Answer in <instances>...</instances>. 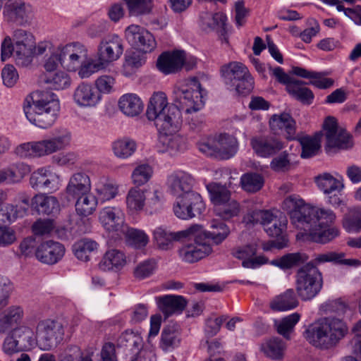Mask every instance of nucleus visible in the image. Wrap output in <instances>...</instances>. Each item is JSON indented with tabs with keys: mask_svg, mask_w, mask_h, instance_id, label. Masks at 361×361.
Listing matches in <instances>:
<instances>
[{
	"mask_svg": "<svg viewBox=\"0 0 361 361\" xmlns=\"http://www.w3.org/2000/svg\"><path fill=\"white\" fill-rule=\"evenodd\" d=\"M194 184L193 177L183 171H175L167 177V187L171 194L176 197L173 212L179 219L193 218L205 209L201 195L192 190Z\"/></svg>",
	"mask_w": 361,
	"mask_h": 361,
	"instance_id": "f257e3e1",
	"label": "nucleus"
},
{
	"mask_svg": "<svg viewBox=\"0 0 361 361\" xmlns=\"http://www.w3.org/2000/svg\"><path fill=\"white\" fill-rule=\"evenodd\" d=\"M60 103L49 91H36L27 97L24 111L28 121L40 128L51 127L57 118Z\"/></svg>",
	"mask_w": 361,
	"mask_h": 361,
	"instance_id": "f03ea898",
	"label": "nucleus"
},
{
	"mask_svg": "<svg viewBox=\"0 0 361 361\" xmlns=\"http://www.w3.org/2000/svg\"><path fill=\"white\" fill-rule=\"evenodd\" d=\"M303 214L305 220L300 229L308 232L312 241L325 244L338 235V230L331 227L336 218L331 209L310 205L303 209Z\"/></svg>",
	"mask_w": 361,
	"mask_h": 361,
	"instance_id": "7ed1b4c3",
	"label": "nucleus"
},
{
	"mask_svg": "<svg viewBox=\"0 0 361 361\" xmlns=\"http://www.w3.org/2000/svg\"><path fill=\"white\" fill-rule=\"evenodd\" d=\"M35 48L34 35L29 30L16 28L11 36H6L1 42V61H4L13 55L17 65L26 67L33 60Z\"/></svg>",
	"mask_w": 361,
	"mask_h": 361,
	"instance_id": "20e7f679",
	"label": "nucleus"
},
{
	"mask_svg": "<svg viewBox=\"0 0 361 361\" xmlns=\"http://www.w3.org/2000/svg\"><path fill=\"white\" fill-rule=\"evenodd\" d=\"M341 319L325 317L310 325L305 331L307 341L316 348L329 349L336 345L348 332Z\"/></svg>",
	"mask_w": 361,
	"mask_h": 361,
	"instance_id": "39448f33",
	"label": "nucleus"
},
{
	"mask_svg": "<svg viewBox=\"0 0 361 361\" xmlns=\"http://www.w3.org/2000/svg\"><path fill=\"white\" fill-rule=\"evenodd\" d=\"M71 140V133L68 130L56 129L49 138L19 145L15 153L21 158L42 157L64 149Z\"/></svg>",
	"mask_w": 361,
	"mask_h": 361,
	"instance_id": "423d86ee",
	"label": "nucleus"
},
{
	"mask_svg": "<svg viewBox=\"0 0 361 361\" xmlns=\"http://www.w3.org/2000/svg\"><path fill=\"white\" fill-rule=\"evenodd\" d=\"M147 116L154 121L157 130H169L174 128L178 122H181L180 109L168 102L163 92H154L149 99L147 109Z\"/></svg>",
	"mask_w": 361,
	"mask_h": 361,
	"instance_id": "0eeeda50",
	"label": "nucleus"
},
{
	"mask_svg": "<svg viewBox=\"0 0 361 361\" xmlns=\"http://www.w3.org/2000/svg\"><path fill=\"white\" fill-rule=\"evenodd\" d=\"M228 90L238 94L246 95L254 87V79L247 68L240 62L233 61L221 68Z\"/></svg>",
	"mask_w": 361,
	"mask_h": 361,
	"instance_id": "6e6552de",
	"label": "nucleus"
},
{
	"mask_svg": "<svg viewBox=\"0 0 361 361\" xmlns=\"http://www.w3.org/2000/svg\"><path fill=\"white\" fill-rule=\"evenodd\" d=\"M175 102L186 114L197 112L204 106V90L196 78L188 80L173 90Z\"/></svg>",
	"mask_w": 361,
	"mask_h": 361,
	"instance_id": "1a4fd4ad",
	"label": "nucleus"
},
{
	"mask_svg": "<svg viewBox=\"0 0 361 361\" xmlns=\"http://www.w3.org/2000/svg\"><path fill=\"white\" fill-rule=\"evenodd\" d=\"M66 323L62 321L44 319L35 326L37 344L43 350L56 348L63 340Z\"/></svg>",
	"mask_w": 361,
	"mask_h": 361,
	"instance_id": "9d476101",
	"label": "nucleus"
},
{
	"mask_svg": "<svg viewBox=\"0 0 361 361\" xmlns=\"http://www.w3.org/2000/svg\"><path fill=\"white\" fill-rule=\"evenodd\" d=\"M296 290L302 300L314 298L323 286L322 273L312 264H306L297 272Z\"/></svg>",
	"mask_w": 361,
	"mask_h": 361,
	"instance_id": "9b49d317",
	"label": "nucleus"
},
{
	"mask_svg": "<svg viewBox=\"0 0 361 361\" xmlns=\"http://www.w3.org/2000/svg\"><path fill=\"white\" fill-rule=\"evenodd\" d=\"M325 137V148L329 152L348 149L353 146L351 135L338 126L336 119L328 116L323 124Z\"/></svg>",
	"mask_w": 361,
	"mask_h": 361,
	"instance_id": "f8f14e48",
	"label": "nucleus"
},
{
	"mask_svg": "<svg viewBox=\"0 0 361 361\" xmlns=\"http://www.w3.org/2000/svg\"><path fill=\"white\" fill-rule=\"evenodd\" d=\"M202 232V226L193 225L187 229L172 232L168 228L159 226L154 229L153 238L158 247L163 250H168L173 247L175 242L196 237Z\"/></svg>",
	"mask_w": 361,
	"mask_h": 361,
	"instance_id": "ddd939ff",
	"label": "nucleus"
},
{
	"mask_svg": "<svg viewBox=\"0 0 361 361\" xmlns=\"http://www.w3.org/2000/svg\"><path fill=\"white\" fill-rule=\"evenodd\" d=\"M125 37L132 47L143 53H150L157 47V42L153 35L137 25L127 27Z\"/></svg>",
	"mask_w": 361,
	"mask_h": 361,
	"instance_id": "4468645a",
	"label": "nucleus"
},
{
	"mask_svg": "<svg viewBox=\"0 0 361 361\" xmlns=\"http://www.w3.org/2000/svg\"><path fill=\"white\" fill-rule=\"evenodd\" d=\"M123 53L122 39L116 35L104 37L97 48V59L106 68L117 61Z\"/></svg>",
	"mask_w": 361,
	"mask_h": 361,
	"instance_id": "2eb2a0df",
	"label": "nucleus"
},
{
	"mask_svg": "<svg viewBox=\"0 0 361 361\" xmlns=\"http://www.w3.org/2000/svg\"><path fill=\"white\" fill-rule=\"evenodd\" d=\"M61 66L68 71H75L81 63L82 58L87 55L84 45L79 42L58 47Z\"/></svg>",
	"mask_w": 361,
	"mask_h": 361,
	"instance_id": "dca6fc26",
	"label": "nucleus"
},
{
	"mask_svg": "<svg viewBox=\"0 0 361 361\" xmlns=\"http://www.w3.org/2000/svg\"><path fill=\"white\" fill-rule=\"evenodd\" d=\"M72 98L80 108H94L101 102L102 96L92 84L81 82L74 89Z\"/></svg>",
	"mask_w": 361,
	"mask_h": 361,
	"instance_id": "f3484780",
	"label": "nucleus"
},
{
	"mask_svg": "<svg viewBox=\"0 0 361 361\" xmlns=\"http://www.w3.org/2000/svg\"><path fill=\"white\" fill-rule=\"evenodd\" d=\"M99 221L109 232L120 236L127 224L125 223V214L118 207H106L99 212Z\"/></svg>",
	"mask_w": 361,
	"mask_h": 361,
	"instance_id": "a211bd4d",
	"label": "nucleus"
},
{
	"mask_svg": "<svg viewBox=\"0 0 361 361\" xmlns=\"http://www.w3.org/2000/svg\"><path fill=\"white\" fill-rule=\"evenodd\" d=\"M65 250L64 246L60 243L47 240L37 246L35 255L42 263L54 264L63 258Z\"/></svg>",
	"mask_w": 361,
	"mask_h": 361,
	"instance_id": "6ab92c4d",
	"label": "nucleus"
},
{
	"mask_svg": "<svg viewBox=\"0 0 361 361\" xmlns=\"http://www.w3.org/2000/svg\"><path fill=\"white\" fill-rule=\"evenodd\" d=\"M269 126L271 131L276 135H283L288 140L295 137L296 123L290 114L281 113L274 114L269 119Z\"/></svg>",
	"mask_w": 361,
	"mask_h": 361,
	"instance_id": "aec40b11",
	"label": "nucleus"
},
{
	"mask_svg": "<svg viewBox=\"0 0 361 361\" xmlns=\"http://www.w3.org/2000/svg\"><path fill=\"white\" fill-rule=\"evenodd\" d=\"M233 255L242 261V266L246 269H256L268 263V259L262 255H257V246L247 245L236 247Z\"/></svg>",
	"mask_w": 361,
	"mask_h": 361,
	"instance_id": "412c9836",
	"label": "nucleus"
},
{
	"mask_svg": "<svg viewBox=\"0 0 361 361\" xmlns=\"http://www.w3.org/2000/svg\"><path fill=\"white\" fill-rule=\"evenodd\" d=\"M250 145L257 155L261 157H269L284 147L283 143L274 136L252 137Z\"/></svg>",
	"mask_w": 361,
	"mask_h": 361,
	"instance_id": "4be33fe9",
	"label": "nucleus"
},
{
	"mask_svg": "<svg viewBox=\"0 0 361 361\" xmlns=\"http://www.w3.org/2000/svg\"><path fill=\"white\" fill-rule=\"evenodd\" d=\"M180 124L181 122H178L174 128L169 130H158L159 133V142L163 147V152L174 155L185 148L184 138L176 133L180 128Z\"/></svg>",
	"mask_w": 361,
	"mask_h": 361,
	"instance_id": "5701e85b",
	"label": "nucleus"
},
{
	"mask_svg": "<svg viewBox=\"0 0 361 361\" xmlns=\"http://www.w3.org/2000/svg\"><path fill=\"white\" fill-rule=\"evenodd\" d=\"M185 59V54L183 51L164 52L159 56L157 66L166 75L175 73L183 68Z\"/></svg>",
	"mask_w": 361,
	"mask_h": 361,
	"instance_id": "b1692460",
	"label": "nucleus"
},
{
	"mask_svg": "<svg viewBox=\"0 0 361 361\" xmlns=\"http://www.w3.org/2000/svg\"><path fill=\"white\" fill-rule=\"evenodd\" d=\"M32 188L56 190L59 185V176L49 167L38 169L30 179Z\"/></svg>",
	"mask_w": 361,
	"mask_h": 361,
	"instance_id": "393cba45",
	"label": "nucleus"
},
{
	"mask_svg": "<svg viewBox=\"0 0 361 361\" xmlns=\"http://www.w3.org/2000/svg\"><path fill=\"white\" fill-rule=\"evenodd\" d=\"M212 252L210 245L195 243L181 247L178 250V255L182 261L194 263L209 255Z\"/></svg>",
	"mask_w": 361,
	"mask_h": 361,
	"instance_id": "a878e982",
	"label": "nucleus"
},
{
	"mask_svg": "<svg viewBox=\"0 0 361 361\" xmlns=\"http://www.w3.org/2000/svg\"><path fill=\"white\" fill-rule=\"evenodd\" d=\"M159 310L166 318L173 314H180L187 305V300L181 295H166L157 298Z\"/></svg>",
	"mask_w": 361,
	"mask_h": 361,
	"instance_id": "bb28decb",
	"label": "nucleus"
},
{
	"mask_svg": "<svg viewBox=\"0 0 361 361\" xmlns=\"http://www.w3.org/2000/svg\"><path fill=\"white\" fill-rule=\"evenodd\" d=\"M310 205L305 204L302 199L295 196H289L283 200L282 208L290 214L291 223L300 228L302 224H304V219L305 220L306 214H303V209Z\"/></svg>",
	"mask_w": 361,
	"mask_h": 361,
	"instance_id": "cd10ccee",
	"label": "nucleus"
},
{
	"mask_svg": "<svg viewBox=\"0 0 361 361\" xmlns=\"http://www.w3.org/2000/svg\"><path fill=\"white\" fill-rule=\"evenodd\" d=\"M91 180L88 175L82 172L75 173L69 179L66 188V193L76 198L91 192Z\"/></svg>",
	"mask_w": 361,
	"mask_h": 361,
	"instance_id": "c85d7f7f",
	"label": "nucleus"
},
{
	"mask_svg": "<svg viewBox=\"0 0 361 361\" xmlns=\"http://www.w3.org/2000/svg\"><path fill=\"white\" fill-rule=\"evenodd\" d=\"M23 317V307L17 305L8 307L0 313V334H4L14 325L20 324Z\"/></svg>",
	"mask_w": 361,
	"mask_h": 361,
	"instance_id": "c756f323",
	"label": "nucleus"
},
{
	"mask_svg": "<svg viewBox=\"0 0 361 361\" xmlns=\"http://www.w3.org/2000/svg\"><path fill=\"white\" fill-rule=\"evenodd\" d=\"M126 264V255L117 249L108 250L99 263V267L104 271H118Z\"/></svg>",
	"mask_w": 361,
	"mask_h": 361,
	"instance_id": "7c9ffc66",
	"label": "nucleus"
},
{
	"mask_svg": "<svg viewBox=\"0 0 361 361\" xmlns=\"http://www.w3.org/2000/svg\"><path fill=\"white\" fill-rule=\"evenodd\" d=\"M202 28L207 31L215 30L225 38L226 16L222 13L204 12L200 16Z\"/></svg>",
	"mask_w": 361,
	"mask_h": 361,
	"instance_id": "2f4dec72",
	"label": "nucleus"
},
{
	"mask_svg": "<svg viewBox=\"0 0 361 361\" xmlns=\"http://www.w3.org/2000/svg\"><path fill=\"white\" fill-rule=\"evenodd\" d=\"M32 207L42 214H56L60 211V204L54 196L40 193L32 199Z\"/></svg>",
	"mask_w": 361,
	"mask_h": 361,
	"instance_id": "473e14b6",
	"label": "nucleus"
},
{
	"mask_svg": "<svg viewBox=\"0 0 361 361\" xmlns=\"http://www.w3.org/2000/svg\"><path fill=\"white\" fill-rule=\"evenodd\" d=\"M118 105L121 111L128 117L138 116L144 108L141 99L133 93L122 95L119 98Z\"/></svg>",
	"mask_w": 361,
	"mask_h": 361,
	"instance_id": "72a5a7b5",
	"label": "nucleus"
},
{
	"mask_svg": "<svg viewBox=\"0 0 361 361\" xmlns=\"http://www.w3.org/2000/svg\"><path fill=\"white\" fill-rule=\"evenodd\" d=\"M217 147L219 159H229L238 152L237 139L229 134L222 133L217 135Z\"/></svg>",
	"mask_w": 361,
	"mask_h": 361,
	"instance_id": "f704fd0d",
	"label": "nucleus"
},
{
	"mask_svg": "<svg viewBox=\"0 0 361 361\" xmlns=\"http://www.w3.org/2000/svg\"><path fill=\"white\" fill-rule=\"evenodd\" d=\"M286 344L281 339L273 337L264 341L260 345L264 355L274 360H281L284 357Z\"/></svg>",
	"mask_w": 361,
	"mask_h": 361,
	"instance_id": "c9c22d12",
	"label": "nucleus"
},
{
	"mask_svg": "<svg viewBox=\"0 0 361 361\" xmlns=\"http://www.w3.org/2000/svg\"><path fill=\"white\" fill-rule=\"evenodd\" d=\"M118 185L105 176L100 177L94 183L95 192L103 202L115 198L118 194Z\"/></svg>",
	"mask_w": 361,
	"mask_h": 361,
	"instance_id": "e433bc0d",
	"label": "nucleus"
},
{
	"mask_svg": "<svg viewBox=\"0 0 361 361\" xmlns=\"http://www.w3.org/2000/svg\"><path fill=\"white\" fill-rule=\"evenodd\" d=\"M23 351L32 348L37 344L35 331L27 326H20L10 331Z\"/></svg>",
	"mask_w": 361,
	"mask_h": 361,
	"instance_id": "4c0bfd02",
	"label": "nucleus"
},
{
	"mask_svg": "<svg viewBox=\"0 0 361 361\" xmlns=\"http://www.w3.org/2000/svg\"><path fill=\"white\" fill-rule=\"evenodd\" d=\"M180 342L179 326L177 324H169L164 327L159 346L164 351H169L178 346Z\"/></svg>",
	"mask_w": 361,
	"mask_h": 361,
	"instance_id": "58836bf2",
	"label": "nucleus"
},
{
	"mask_svg": "<svg viewBox=\"0 0 361 361\" xmlns=\"http://www.w3.org/2000/svg\"><path fill=\"white\" fill-rule=\"evenodd\" d=\"M317 185L325 195L334 192H342L344 185L341 180L337 179L329 173H324L315 177Z\"/></svg>",
	"mask_w": 361,
	"mask_h": 361,
	"instance_id": "ea45409f",
	"label": "nucleus"
},
{
	"mask_svg": "<svg viewBox=\"0 0 361 361\" xmlns=\"http://www.w3.org/2000/svg\"><path fill=\"white\" fill-rule=\"evenodd\" d=\"M286 89L293 98L305 104H310L313 102V92L301 80L295 79Z\"/></svg>",
	"mask_w": 361,
	"mask_h": 361,
	"instance_id": "a19ab883",
	"label": "nucleus"
},
{
	"mask_svg": "<svg viewBox=\"0 0 361 361\" xmlns=\"http://www.w3.org/2000/svg\"><path fill=\"white\" fill-rule=\"evenodd\" d=\"M99 244L91 239L83 238L76 241L72 247L74 255L83 262H87L92 253L97 251Z\"/></svg>",
	"mask_w": 361,
	"mask_h": 361,
	"instance_id": "79ce46f5",
	"label": "nucleus"
},
{
	"mask_svg": "<svg viewBox=\"0 0 361 361\" xmlns=\"http://www.w3.org/2000/svg\"><path fill=\"white\" fill-rule=\"evenodd\" d=\"M144 189L138 187L131 188L127 192L126 204L128 211L131 214H137L144 209L145 205Z\"/></svg>",
	"mask_w": 361,
	"mask_h": 361,
	"instance_id": "37998d69",
	"label": "nucleus"
},
{
	"mask_svg": "<svg viewBox=\"0 0 361 361\" xmlns=\"http://www.w3.org/2000/svg\"><path fill=\"white\" fill-rule=\"evenodd\" d=\"M298 305V299L293 289H288L283 293L274 298L270 302L274 310L284 311L291 310Z\"/></svg>",
	"mask_w": 361,
	"mask_h": 361,
	"instance_id": "c03bdc74",
	"label": "nucleus"
},
{
	"mask_svg": "<svg viewBox=\"0 0 361 361\" xmlns=\"http://www.w3.org/2000/svg\"><path fill=\"white\" fill-rule=\"evenodd\" d=\"M114 154L119 159H126L131 157L137 149L136 142L128 137L118 139L112 142Z\"/></svg>",
	"mask_w": 361,
	"mask_h": 361,
	"instance_id": "a18cd8bd",
	"label": "nucleus"
},
{
	"mask_svg": "<svg viewBox=\"0 0 361 361\" xmlns=\"http://www.w3.org/2000/svg\"><path fill=\"white\" fill-rule=\"evenodd\" d=\"M76 198L75 211L79 216H87L96 210L98 199L91 192Z\"/></svg>",
	"mask_w": 361,
	"mask_h": 361,
	"instance_id": "49530a36",
	"label": "nucleus"
},
{
	"mask_svg": "<svg viewBox=\"0 0 361 361\" xmlns=\"http://www.w3.org/2000/svg\"><path fill=\"white\" fill-rule=\"evenodd\" d=\"M343 257L344 254L343 253L327 252L315 255L314 258L307 264H312L317 267V265L326 262H336L350 266L356 265L359 263V261L356 259H343Z\"/></svg>",
	"mask_w": 361,
	"mask_h": 361,
	"instance_id": "de8ad7c7",
	"label": "nucleus"
},
{
	"mask_svg": "<svg viewBox=\"0 0 361 361\" xmlns=\"http://www.w3.org/2000/svg\"><path fill=\"white\" fill-rule=\"evenodd\" d=\"M210 228L212 230L204 231V234L216 245L221 243L230 233V229L226 224L215 219L210 221Z\"/></svg>",
	"mask_w": 361,
	"mask_h": 361,
	"instance_id": "09e8293b",
	"label": "nucleus"
},
{
	"mask_svg": "<svg viewBox=\"0 0 361 361\" xmlns=\"http://www.w3.org/2000/svg\"><path fill=\"white\" fill-rule=\"evenodd\" d=\"M30 171V166L22 162H18L12 164L6 169L1 171L2 181L9 180L11 182H18L23 178Z\"/></svg>",
	"mask_w": 361,
	"mask_h": 361,
	"instance_id": "8fccbe9b",
	"label": "nucleus"
},
{
	"mask_svg": "<svg viewBox=\"0 0 361 361\" xmlns=\"http://www.w3.org/2000/svg\"><path fill=\"white\" fill-rule=\"evenodd\" d=\"M300 318V315L295 312L282 318L279 321H276L275 326L277 333L286 339L290 340V334L293 332L295 326L299 322Z\"/></svg>",
	"mask_w": 361,
	"mask_h": 361,
	"instance_id": "3c124183",
	"label": "nucleus"
},
{
	"mask_svg": "<svg viewBox=\"0 0 361 361\" xmlns=\"http://www.w3.org/2000/svg\"><path fill=\"white\" fill-rule=\"evenodd\" d=\"M264 183L263 176L255 172L244 173L240 178L242 188L247 192H256L262 189Z\"/></svg>",
	"mask_w": 361,
	"mask_h": 361,
	"instance_id": "603ef678",
	"label": "nucleus"
},
{
	"mask_svg": "<svg viewBox=\"0 0 361 361\" xmlns=\"http://www.w3.org/2000/svg\"><path fill=\"white\" fill-rule=\"evenodd\" d=\"M144 191L145 193V204H147L149 208L157 210L161 207L165 201V198L163 190L159 186H149L144 189Z\"/></svg>",
	"mask_w": 361,
	"mask_h": 361,
	"instance_id": "864d4df0",
	"label": "nucleus"
},
{
	"mask_svg": "<svg viewBox=\"0 0 361 361\" xmlns=\"http://www.w3.org/2000/svg\"><path fill=\"white\" fill-rule=\"evenodd\" d=\"M307 259L305 254L300 252L290 253L271 261L272 265L280 267L283 269H290L300 265Z\"/></svg>",
	"mask_w": 361,
	"mask_h": 361,
	"instance_id": "5fc2aeb1",
	"label": "nucleus"
},
{
	"mask_svg": "<svg viewBox=\"0 0 361 361\" xmlns=\"http://www.w3.org/2000/svg\"><path fill=\"white\" fill-rule=\"evenodd\" d=\"M126 229L121 235H124L128 242L136 248H141L147 245L149 242V237L142 230L129 228L126 225Z\"/></svg>",
	"mask_w": 361,
	"mask_h": 361,
	"instance_id": "6e6d98bb",
	"label": "nucleus"
},
{
	"mask_svg": "<svg viewBox=\"0 0 361 361\" xmlns=\"http://www.w3.org/2000/svg\"><path fill=\"white\" fill-rule=\"evenodd\" d=\"M214 212L222 219L228 220L239 214L240 206L235 200L230 198L228 202L214 207Z\"/></svg>",
	"mask_w": 361,
	"mask_h": 361,
	"instance_id": "4d7b16f0",
	"label": "nucleus"
},
{
	"mask_svg": "<svg viewBox=\"0 0 361 361\" xmlns=\"http://www.w3.org/2000/svg\"><path fill=\"white\" fill-rule=\"evenodd\" d=\"M153 175V169L148 164H142L136 166L132 172L131 179L133 184L140 186L147 183Z\"/></svg>",
	"mask_w": 361,
	"mask_h": 361,
	"instance_id": "13d9d810",
	"label": "nucleus"
},
{
	"mask_svg": "<svg viewBox=\"0 0 361 361\" xmlns=\"http://www.w3.org/2000/svg\"><path fill=\"white\" fill-rule=\"evenodd\" d=\"M207 188L214 207L228 202L231 198L230 191L225 186L219 183H211Z\"/></svg>",
	"mask_w": 361,
	"mask_h": 361,
	"instance_id": "bf43d9fd",
	"label": "nucleus"
},
{
	"mask_svg": "<svg viewBox=\"0 0 361 361\" xmlns=\"http://www.w3.org/2000/svg\"><path fill=\"white\" fill-rule=\"evenodd\" d=\"M302 147L301 157L309 158L314 156L320 148L319 138L317 136H305L300 139Z\"/></svg>",
	"mask_w": 361,
	"mask_h": 361,
	"instance_id": "052dcab7",
	"label": "nucleus"
},
{
	"mask_svg": "<svg viewBox=\"0 0 361 361\" xmlns=\"http://www.w3.org/2000/svg\"><path fill=\"white\" fill-rule=\"evenodd\" d=\"M93 351L82 352L78 346L68 348L59 361H93Z\"/></svg>",
	"mask_w": 361,
	"mask_h": 361,
	"instance_id": "680f3d73",
	"label": "nucleus"
},
{
	"mask_svg": "<svg viewBox=\"0 0 361 361\" xmlns=\"http://www.w3.org/2000/svg\"><path fill=\"white\" fill-rule=\"evenodd\" d=\"M47 82L54 90H64L71 86V79L68 74L63 71L55 73L47 78Z\"/></svg>",
	"mask_w": 361,
	"mask_h": 361,
	"instance_id": "e2e57ef3",
	"label": "nucleus"
},
{
	"mask_svg": "<svg viewBox=\"0 0 361 361\" xmlns=\"http://www.w3.org/2000/svg\"><path fill=\"white\" fill-rule=\"evenodd\" d=\"M130 15L139 16L150 12L152 9L151 0H125Z\"/></svg>",
	"mask_w": 361,
	"mask_h": 361,
	"instance_id": "0e129e2a",
	"label": "nucleus"
},
{
	"mask_svg": "<svg viewBox=\"0 0 361 361\" xmlns=\"http://www.w3.org/2000/svg\"><path fill=\"white\" fill-rule=\"evenodd\" d=\"M247 221L252 224H260L266 226L270 225L276 219L272 212L268 210H255L247 215Z\"/></svg>",
	"mask_w": 361,
	"mask_h": 361,
	"instance_id": "69168bd1",
	"label": "nucleus"
},
{
	"mask_svg": "<svg viewBox=\"0 0 361 361\" xmlns=\"http://www.w3.org/2000/svg\"><path fill=\"white\" fill-rule=\"evenodd\" d=\"M142 343L140 335L133 331L126 330L118 338V345L120 346L139 348Z\"/></svg>",
	"mask_w": 361,
	"mask_h": 361,
	"instance_id": "338daca9",
	"label": "nucleus"
},
{
	"mask_svg": "<svg viewBox=\"0 0 361 361\" xmlns=\"http://www.w3.org/2000/svg\"><path fill=\"white\" fill-rule=\"evenodd\" d=\"M104 68V66L101 64V61H99L98 59L96 61H94L92 59H91L85 63L81 62L78 68V73L80 78L85 79L90 78L94 73Z\"/></svg>",
	"mask_w": 361,
	"mask_h": 361,
	"instance_id": "774afa93",
	"label": "nucleus"
}]
</instances>
